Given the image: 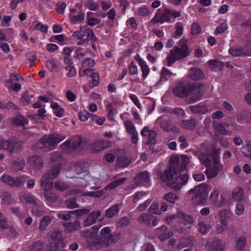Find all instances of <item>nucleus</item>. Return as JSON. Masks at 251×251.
I'll return each mask as SVG.
<instances>
[{
    "label": "nucleus",
    "instance_id": "obj_1",
    "mask_svg": "<svg viewBox=\"0 0 251 251\" xmlns=\"http://www.w3.org/2000/svg\"><path fill=\"white\" fill-rule=\"evenodd\" d=\"M160 178L168 186L177 190L187 183L188 176L186 174H180L176 168L171 166L163 172L160 176Z\"/></svg>",
    "mask_w": 251,
    "mask_h": 251
},
{
    "label": "nucleus",
    "instance_id": "obj_2",
    "mask_svg": "<svg viewBox=\"0 0 251 251\" xmlns=\"http://www.w3.org/2000/svg\"><path fill=\"white\" fill-rule=\"evenodd\" d=\"M190 54V51L187 46V40L181 38L177 43V46L173 47L166 58L167 65L169 67L176 61L187 57Z\"/></svg>",
    "mask_w": 251,
    "mask_h": 251
},
{
    "label": "nucleus",
    "instance_id": "obj_3",
    "mask_svg": "<svg viewBox=\"0 0 251 251\" xmlns=\"http://www.w3.org/2000/svg\"><path fill=\"white\" fill-rule=\"evenodd\" d=\"M203 87L202 84L200 83L194 86L190 90H188L184 84L179 83L176 84L174 92L176 96L180 98L193 95L191 98L190 102H195L202 96Z\"/></svg>",
    "mask_w": 251,
    "mask_h": 251
},
{
    "label": "nucleus",
    "instance_id": "obj_4",
    "mask_svg": "<svg viewBox=\"0 0 251 251\" xmlns=\"http://www.w3.org/2000/svg\"><path fill=\"white\" fill-rule=\"evenodd\" d=\"M66 136L59 133H53L51 134H46L39 140V143L42 147L47 150H53L58 143L65 139Z\"/></svg>",
    "mask_w": 251,
    "mask_h": 251
},
{
    "label": "nucleus",
    "instance_id": "obj_5",
    "mask_svg": "<svg viewBox=\"0 0 251 251\" xmlns=\"http://www.w3.org/2000/svg\"><path fill=\"white\" fill-rule=\"evenodd\" d=\"M191 200L197 205H204L206 203L208 193L204 185H200L189 191Z\"/></svg>",
    "mask_w": 251,
    "mask_h": 251
},
{
    "label": "nucleus",
    "instance_id": "obj_6",
    "mask_svg": "<svg viewBox=\"0 0 251 251\" xmlns=\"http://www.w3.org/2000/svg\"><path fill=\"white\" fill-rule=\"evenodd\" d=\"M115 178L116 179L108 184L105 187L104 189L97 190L96 191L83 192L81 193V195L84 196L100 198L104 194L105 190L114 189L117 187L121 185L126 180V178L125 177L116 178V176Z\"/></svg>",
    "mask_w": 251,
    "mask_h": 251
},
{
    "label": "nucleus",
    "instance_id": "obj_7",
    "mask_svg": "<svg viewBox=\"0 0 251 251\" xmlns=\"http://www.w3.org/2000/svg\"><path fill=\"white\" fill-rule=\"evenodd\" d=\"M62 165L61 163L55 164L50 170L45 174L41 179V186H49L50 188H52L53 183L50 180L57 177L59 175Z\"/></svg>",
    "mask_w": 251,
    "mask_h": 251
},
{
    "label": "nucleus",
    "instance_id": "obj_8",
    "mask_svg": "<svg viewBox=\"0 0 251 251\" xmlns=\"http://www.w3.org/2000/svg\"><path fill=\"white\" fill-rule=\"evenodd\" d=\"M23 146V142L16 138L0 141V150H4L12 154L15 151L20 150Z\"/></svg>",
    "mask_w": 251,
    "mask_h": 251
},
{
    "label": "nucleus",
    "instance_id": "obj_9",
    "mask_svg": "<svg viewBox=\"0 0 251 251\" xmlns=\"http://www.w3.org/2000/svg\"><path fill=\"white\" fill-rule=\"evenodd\" d=\"M49 236L52 240L54 241V245L50 243L48 245V250L49 251H58L60 248H63L66 246L64 242V238L62 233L59 231H54L49 234Z\"/></svg>",
    "mask_w": 251,
    "mask_h": 251
},
{
    "label": "nucleus",
    "instance_id": "obj_10",
    "mask_svg": "<svg viewBox=\"0 0 251 251\" xmlns=\"http://www.w3.org/2000/svg\"><path fill=\"white\" fill-rule=\"evenodd\" d=\"M27 176H23L14 178L11 176L4 174L0 177L1 182L13 187H20L24 184Z\"/></svg>",
    "mask_w": 251,
    "mask_h": 251
},
{
    "label": "nucleus",
    "instance_id": "obj_11",
    "mask_svg": "<svg viewBox=\"0 0 251 251\" xmlns=\"http://www.w3.org/2000/svg\"><path fill=\"white\" fill-rule=\"evenodd\" d=\"M206 169L205 173L209 178L216 177L222 168V165L220 163V160L217 158H213L211 162L205 165Z\"/></svg>",
    "mask_w": 251,
    "mask_h": 251
},
{
    "label": "nucleus",
    "instance_id": "obj_12",
    "mask_svg": "<svg viewBox=\"0 0 251 251\" xmlns=\"http://www.w3.org/2000/svg\"><path fill=\"white\" fill-rule=\"evenodd\" d=\"M169 9L165 8L162 12L161 9H158L156 11V14L151 20V22L154 24L160 23L163 24L165 22L170 23L171 22L170 18L168 14Z\"/></svg>",
    "mask_w": 251,
    "mask_h": 251
},
{
    "label": "nucleus",
    "instance_id": "obj_13",
    "mask_svg": "<svg viewBox=\"0 0 251 251\" xmlns=\"http://www.w3.org/2000/svg\"><path fill=\"white\" fill-rule=\"evenodd\" d=\"M111 146V143L110 141L101 139L91 144L90 149L93 152H98L110 148Z\"/></svg>",
    "mask_w": 251,
    "mask_h": 251
},
{
    "label": "nucleus",
    "instance_id": "obj_14",
    "mask_svg": "<svg viewBox=\"0 0 251 251\" xmlns=\"http://www.w3.org/2000/svg\"><path fill=\"white\" fill-rule=\"evenodd\" d=\"M20 200L22 202H27L29 204L38 205L41 207L43 205V203L38 200L32 194L27 192H22L19 195Z\"/></svg>",
    "mask_w": 251,
    "mask_h": 251
},
{
    "label": "nucleus",
    "instance_id": "obj_15",
    "mask_svg": "<svg viewBox=\"0 0 251 251\" xmlns=\"http://www.w3.org/2000/svg\"><path fill=\"white\" fill-rule=\"evenodd\" d=\"M211 150L206 149L204 145L201 146L199 151L196 152V155L200 161L204 165L211 162Z\"/></svg>",
    "mask_w": 251,
    "mask_h": 251
},
{
    "label": "nucleus",
    "instance_id": "obj_16",
    "mask_svg": "<svg viewBox=\"0 0 251 251\" xmlns=\"http://www.w3.org/2000/svg\"><path fill=\"white\" fill-rule=\"evenodd\" d=\"M85 166L86 165L84 164H77L73 166L70 171L72 174H74L77 176L79 175V176H73L72 177L73 179H77V181L80 183V184H81L80 177H81L82 178H83V175H85L88 173L87 168Z\"/></svg>",
    "mask_w": 251,
    "mask_h": 251
},
{
    "label": "nucleus",
    "instance_id": "obj_17",
    "mask_svg": "<svg viewBox=\"0 0 251 251\" xmlns=\"http://www.w3.org/2000/svg\"><path fill=\"white\" fill-rule=\"evenodd\" d=\"M124 125L126 132L131 136L132 143L136 144L138 141V134L134 125L130 120H126L124 122Z\"/></svg>",
    "mask_w": 251,
    "mask_h": 251
},
{
    "label": "nucleus",
    "instance_id": "obj_18",
    "mask_svg": "<svg viewBox=\"0 0 251 251\" xmlns=\"http://www.w3.org/2000/svg\"><path fill=\"white\" fill-rule=\"evenodd\" d=\"M116 155H117V164L121 168L127 167L131 162V157L125 154L123 150H118Z\"/></svg>",
    "mask_w": 251,
    "mask_h": 251
},
{
    "label": "nucleus",
    "instance_id": "obj_19",
    "mask_svg": "<svg viewBox=\"0 0 251 251\" xmlns=\"http://www.w3.org/2000/svg\"><path fill=\"white\" fill-rule=\"evenodd\" d=\"M150 174L145 171L138 174L135 178L137 185L148 186L150 183Z\"/></svg>",
    "mask_w": 251,
    "mask_h": 251
},
{
    "label": "nucleus",
    "instance_id": "obj_20",
    "mask_svg": "<svg viewBox=\"0 0 251 251\" xmlns=\"http://www.w3.org/2000/svg\"><path fill=\"white\" fill-rule=\"evenodd\" d=\"M156 233L158 238L162 241L169 239L173 235V231L169 230L165 226H161L156 229Z\"/></svg>",
    "mask_w": 251,
    "mask_h": 251
},
{
    "label": "nucleus",
    "instance_id": "obj_21",
    "mask_svg": "<svg viewBox=\"0 0 251 251\" xmlns=\"http://www.w3.org/2000/svg\"><path fill=\"white\" fill-rule=\"evenodd\" d=\"M229 52L234 56L248 55L251 53V50L248 46L245 47H234L229 50Z\"/></svg>",
    "mask_w": 251,
    "mask_h": 251
},
{
    "label": "nucleus",
    "instance_id": "obj_22",
    "mask_svg": "<svg viewBox=\"0 0 251 251\" xmlns=\"http://www.w3.org/2000/svg\"><path fill=\"white\" fill-rule=\"evenodd\" d=\"M101 212L98 210L92 212L85 219L83 222L84 226H89L95 224L97 219L100 216Z\"/></svg>",
    "mask_w": 251,
    "mask_h": 251
},
{
    "label": "nucleus",
    "instance_id": "obj_23",
    "mask_svg": "<svg viewBox=\"0 0 251 251\" xmlns=\"http://www.w3.org/2000/svg\"><path fill=\"white\" fill-rule=\"evenodd\" d=\"M28 163L35 170L42 169L43 166L42 159L36 155L29 157L28 159Z\"/></svg>",
    "mask_w": 251,
    "mask_h": 251
},
{
    "label": "nucleus",
    "instance_id": "obj_24",
    "mask_svg": "<svg viewBox=\"0 0 251 251\" xmlns=\"http://www.w3.org/2000/svg\"><path fill=\"white\" fill-rule=\"evenodd\" d=\"M214 128L216 129V135L218 137V133L223 135H230L231 134V131L228 128V125L225 123H215Z\"/></svg>",
    "mask_w": 251,
    "mask_h": 251
},
{
    "label": "nucleus",
    "instance_id": "obj_25",
    "mask_svg": "<svg viewBox=\"0 0 251 251\" xmlns=\"http://www.w3.org/2000/svg\"><path fill=\"white\" fill-rule=\"evenodd\" d=\"M73 150H84L87 145L85 141L78 136L74 137L72 139Z\"/></svg>",
    "mask_w": 251,
    "mask_h": 251
},
{
    "label": "nucleus",
    "instance_id": "obj_26",
    "mask_svg": "<svg viewBox=\"0 0 251 251\" xmlns=\"http://www.w3.org/2000/svg\"><path fill=\"white\" fill-rule=\"evenodd\" d=\"M44 191V196L47 202H53L56 201L57 197L50 191L52 188H50L49 186H41Z\"/></svg>",
    "mask_w": 251,
    "mask_h": 251
},
{
    "label": "nucleus",
    "instance_id": "obj_27",
    "mask_svg": "<svg viewBox=\"0 0 251 251\" xmlns=\"http://www.w3.org/2000/svg\"><path fill=\"white\" fill-rule=\"evenodd\" d=\"M89 212V210L88 209H79L75 211H73L71 213H60L58 214V217L65 221H68L71 219V214L74 213H76L78 215H81L83 214L88 213Z\"/></svg>",
    "mask_w": 251,
    "mask_h": 251
},
{
    "label": "nucleus",
    "instance_id": "obj_28",
    "mask_svg": "<svg viewBox=\"0 0 251 251\" xmlns=\"http://www.w3.org/2000/svg\"><path fill=\"white\" fill-rule=\"evenodd\" d=\"M232 198L240 202H242L245 201L244 192L243 189L240 187H237L235 188L232 193Z\"/></svg>",
    "mask_w": 251,
    "mask_h": 251
},
{
    "label": "nucleus",
    "instance_id": "obj_29",
    "mask_svg": "<svg viewBox=\"0 0 251 251\" xmlns=\"http://www.w3.org/2000/svg\"><path fill=\"white\" fill-rule=\"evenodd\" d=\"M177 221L185 225L192 224L194 222L193 217L188 215H186L181 211H177Z\"/></svg>",
    "mask_w": 251,
    "mask_h": 251
},
{
    "label": "nucleus",
    "instance_id": "obj_30",
    "mask_svg": "<svg viewBox=\"0 0 251 251\" xmlns=\"http://www.w3.org/2000/svg\"><path fill=\"white\" fill-rule=\"evenodd\" d=\"M188 76L192 80H201L204 77L202 71L198 68L191 69L188 74Z\"/></svg>",
    "mask_w": 251,
    "mask_h": 251
},
{
    "label": "nucleus",
    "instance_id": "obj_31",
    "mask_svg": "<svg viewBox=\"0 0 251 251\" xmlns=\"http://www.w3.org/2000/svg\"><path fill=\"white\" fill-rule=\"evenodd\" d=\"M211 226L207 223V222L202 219H199L198 229L199 231L203 234H206L209 231Z\"/></svg>",
    "mask_w": 251,
    "mask_h": 251
},
{
    "label": "nucleus",
    "instance_id": "obj_32",
    "mask_svg": "<svg viewBox=\"0 0 251 251\" xmlns=\"http://www.w3.org/2000/svg\"><path fill=\"white\" fill-rule=\"evenodd\" d=\"M235 249L237 251H244L246 246L247 239L244 236H240L235 239Z\"/></svg>",
    "mask_w": 251,
    "mask_h": 251
},
{
    "label": "nucleus",
    "instance_id": "obj_33",
    "mask_svg": "<svg viewBox=\"0 0 251 251\" xmlns=\"http://www.w3.org/2000/svg\"><path fill=\"white\" fill-rule=\"evenodd\" d=\"M83 178H81V185H84L86 183L88 184H97L99 182V179L98 178L92 177L88 173L83 175Z\"/></svg>",
    "mask_w": 251,
    "mask_h": 251
},
{
    "label": "nucleus",
    "instance_id": "obj_34",
    "mask_svg": "<svg viewBox=\"0 0 251 251\" xmlns=\"http://www.w3.org/2000/svg\"><path fill=\"white\" fill-rule=\"evenodd\" d=\"M189 108L192 112L194 113L205 114L208 111V108L202 104H198L193 106H190Z\"/></svg>",
    "mask_w": 251,
    "mask_h": 251
},
{
    "label": "nucleus",
    "instance_id": "obj_35",
    "mask_svg": "<svg viewBox=\"0 0 251 251\" xmlns=\"http://www.w3.org/2000/svg\"><path fill=\"white\" fill-rule=\"evenodd\" d=\"M211 249L214 251H225L224 246L222 243V241L218 238H214L211 242Z\"/></svg>",
    "mask_w": 251,
    "mask_h": 251
},
{
    "label": "nucleus",
    "instance_id": "obj_36",
    "mask_svg": "<svg viewBox=\"0 0 251 251\" xmlns=\"http://www.w3.org/2000/svg\"><path fill=\"white\" fill-rule=\"evenodd\" d=\"M139 65L141 67V71L142 72V76L144 78L147 77L150 73V70L149 66L147 65L146 62L142 58H139L137 59Z\"/></svg>",
    "mask_w": 251,
    "mask_h": 251
},
{
    "label": "nucleus",
    "instance_id": "obj_37",
    "mask_svg": "<svg viewBox=\"0 0 251 251\" xmlns=\"http://www.w3.org/2000/svg\"><path fill=\"white\" fill-rule=\"evenodd\" d=\"M20 80H23L22 76L17 73H13L10 75L9 78L4 81V85L8 87V84L12 83H15Z\"/></svg>",
    "mask_w": 251,
    "mask_h": 251
},
{
    "label": "nucleus",
    "instance_id": "obj_38",
    "mask_svg": "<svg viewBox=\"0 0 251 251\" xmlns=\"http://www.w3.org/2000/svg\"><path fill=\"white\" fill-rule=\"evenodd\" d=\"M119 210L120 205L118 204H116L106 210L105 215L107 218H112L117 215Z\"/></svg>",
    "mask_w": 251,
    "mask_h": 251
},
{
    "label": "nucleus",
    "instance_id": "obj_39",
    "mask_svg": "<svg viewBox=\"0 0 251 251\" xmlns=\"http://www.w3.org/2000/svg\"><path fill=\"white\" fill-rule=\"evenodd\" d=\"M179 250L185 247H192L194 246V240L192 238H181L178 241Z\"/></svg>",
    "mask_w": 251,
    "mask_h": 251
},
{
    "label": "nucleus",
    "instance_id": "obj_40",
    "mask_svg": "<svg viewBox=\"0 0 251 251\" xmlns=\"http://www.w3.org/2000/svg\"><path fill=\"white\" fill-rule=\"evenodd\" d=\"M152 216L149 213H144L139 216L138 221L146 225H149L152 220Z\"/></svg>",
    "mask_w": 251,
    "mask_h": 251
},
{
    "label": "nucleus",
    "instance_id": "obj_41",
    "mask_svg": "<svg viewBox=\"0 0 251 251\" xmlns=\"http://www.w3.org/2000/svg\"><path fill=\"white\" fill-rule=\"evenodd\" d=\"M220 190L219 189L213 190L210 194V200L212 203L215 206H219L221 204L218 201Z\"/></svg>",
    "mask_w": 251,
    "mask_h": 251
},
{
    "label": "nucleus",
    "instance_id": "obj_42",
    "mask_svg": "<svg viewBox=\"0 0 251 251\" xmlns=\"http://www.w3.org/2000/svg\"><path fill=\"white\" fill-rule=\"evenodd\" d=\"M231 216L230 212L227 210H223L219 212V222L227 224V221Z\"/></svg>",
    "mask_w": 251,
    "mask_h": 251
},
{
    "label": "nucleus",
    "instance_id": "obj_43",
    "mask_svg": "<svg viewBox=\"0 0 251 251\" xmlns=\"http://www.w3.org/2000/svg\"><path fill=\"white\" fill-rule=\"evenodd\" d=\"M52 220L51 218L48 216H44L41 220L40 225L39 229L41 230H44L47 229V227L50 224Z\"/></svg>",
    "mask_w": 251,
    "mask_h": 251
},
{
    "label": "nucleus",
    "instance_id": "obj_44",
    "mask_svg": "<svg viewBox=\"0 0 251 251\" xmlns=\"http://www.w3.org/2000/svg\"><path fill=\"white\" fill-rule=\"evenodd\" d=\"M66 229L70 231L73 232L78 230L81 226L80 221L75 220L73 223H69L66 225Z\"/></svg>",
    "mask_w": 251,
    "mask_h": 251
},
{
    "label": "nucleus",
    "instance_id": "obj_45",
    "mask_svg": "<svg viewBox=\"0 0 251 251\" xmlns=\"http://www.w3.org/2000/svg\"><path fill=\"white\" fill-rule=\"evenodd\" d=\"M208 62L210 68L214 71L221 70L224 66L222 62L217 60H209Z\"/></svg>",
    "mask_w": 251,
    "mask_h": 251
},
{
    "label": "nucleus",
    "instance_id": "obj_46",
    "mask_svg": "<svg viewBox=\"0 0 251 251\" xmlns=\"http://www.w3.org/2000/svg\"><path fill=\"white\" fill-rule=\"evenodd\" d=\"M241 151L245 156L251 158V142H248L243 146Z\"/></svg>",
    "mask_w": 251,
    "mask_h": 251
},
{
    "label": "nucleus",
    "instance_id": "obj_47",
    "mask_svg": "<svg viewBox=\"0 0 251 251\" xmlns=\"http://www.w3.org/2000/svg\"><path fill=\"white\" fill-rule=\"evenodd\" d=\"M196 122L194 119L184 120L181 122V126L186 129H192L195 126Z\"/></svg>",
    "mask_w": 251,
    "mask_h": 251
},
{
    "label": "nucleus",
    "instance_id": "obj_48",
    "mask_svg": "<svg viewBox=\"0 0 251 251\" xmlns=\"http://www.w3.org/2000/svg\"><path fill=\"white\" fill-rule=\"evenodd\" d=\"M80 29L81 31H85V35H87L89 40H95L96 39L93 30L88 28L87 26H81Z\"/></svg>",
    "mask_w": 251,
    "mask_h": 251
},
{
    "label": "nucleus",
    "instance_id": "obj_49",
    "mask_svg": "<svg viewBox=\"0 0 251 251\" xmlns=\"http://www.w3.org/2000/svg\"><path fill=\"white\" fill-rule=\"evenodd\" d=\"M78 116L80 120L82 122L86 121L88 118L90 117H92L94 120L96 118H97L96 115L90 114L87 111H80L78 113Z\"/></svg>",
    "mask_w": 251,
    "mask_h": 251
},
{
    "label": "nucleus",
    "instance_id": "obj_50",
    "mask_svg": "<svg viewBox=\"0 0 251 251\" xmlns=\"http://www.w3.org/2000/svg\"><path fill=\"white\" fill-rule=\"evenodd\" d=\"M84 19L85 14L81 12L76 15H73L70 18V20L72 23L76 24L78 22L83 21Z\"/></svg>",
    "mask_w": 251,
    "mask_h": 251
},
{
    "label": "nucleus",
    "instance_id": "obj_51",
    "mask_svg": "<svg viewBox=\"0 0 251 251\" xmlns=\"http://www.w3.org/2000/svg\"><path fill=\"white\" fill-rule=\"evenodd\" d=\"M164 199L171 203H174L176 201L177 199V196L175 194L169 192L165 194L163 196Z\"/></svg>",
    "mask_w": 251,
    "mask_h": 251
},
{
    "label": "nucleus",
    "instance_id": "obj_52",
    "mask_svg": "<svg viewBox=\"0 0 251 251\" xmlns=\"http://www.w3.org/2000/svg\"><path fill=\"white\" fill-rule=\"evenodd\" d=\"M28 251H45L44 244L41 242H35Z\"/></svg>",
    "mask_w": 251,
    "mask_h": 251
},
{
    "label": "nucleus",
    "instance_id": "obj_53",
    "mask_svg": "<svg viewBox=\"0 0 251 251\" xmlns=\"http://www.w3.org/2000/svg\"><path fill=\"white\" fill-rule=\"evenodd\" d=\"M228 228V224L221 222L217 223L216 226V232L218 234H223Z\"/></svg>",
    "mask_w": 251,
    "mask_h": 251
},
{
    "label": "nucleus",
    "instance_id": "obj_54",
    "mask_svg": "<svg viewBox=\"0 0 251 251\" xmlns=\"http://www.w3.org/2000/svg\"><path fill=\"white\" fill-rule=\"evenodd\" d=\"M237 121L240 124H245L249 122L248 112L240 113L237 117Z\"/></svg>",
    "mask_w": 251,
    "mask_h": 251
},
{
    "label": "nucleus",
    "instance_id": "obj_55",
    "mask_svg": "<svg viewBox=\"0 0 251 251\" xmlns=\"http://www.w3.org/2000/svg\"><path fill=\"white\" fill-rule=\"evenodd\" d=\"M46 67L51 71H56L57 65L53 59H50L47 61L46 64Z\"/></svg>",
    "mask_w": 251,
    "mask_h": 251
},
{
    "label": "nucleus",
    "instance_id": "obj_56",
    "mask_svg": "<svg viewBox=\"0 0 251 251\" xmlns=\"http://www.w3.org/2000/svg\"><path fill=\"white\" fill-rule=\"evenodd\" d=\"M95 64L94 60L91 58H87L82 62V65L84 68H91Z\"/></svg>",
    "mask_w": 251,
    "mask_h": 251
},
{
    "label": "nucleus",
    "instance_id": "obj_57",
    "mask_svg": "<svg viewBox=\"0 0 251 251\" xmlns=\"http://www.w3.org/2000/svg\"><path fill=\"white\" fill-rule=\"evenodd\" d=\"M14 123L18 126H23L27 124V120L22 116H18L14 119Z\"/></svg>",
    "mask_w": 251,
    "mask_h": 251
},
{
    "label": "nucleus",
    "instance_id": "obj_58",
    "mask_svg": "<svg viewBox=\"0 0 251 251\" xmlns=\"http://www.w3.org/2000/svg\"><path fill=\"white\" fill-rule=\"evenodd\" d=\"M34 29L40 30L42 32L47 33L48 29V26L46 25L43 24L42 23H38L35 25Z\"/></svg>",
    "mask_w": 251,
    "mask_h": 251
},
{
    "label": "nucleus",
    "instance_id": "obj_59",
    "mask_svg": "<svg viewBox=\"0 0 251 251\" xmlns=\"http://www.w3.org/2000/svg\"><path fill=\"white\" fill-rule=\"evenodd\" d=\"M175 36L176 37L180 36L183 33V26L182 24L180 22L176 23L175 25Z\"/></svg>",
    "mask_w": 251,
    "mask_h": 251
},
{
    "label": "nucleus",
    "instance_id": "obj_60",
    "mask_svg": "<svg viewBox=\"0 0 251 251\" xmlns=\"http://www.w3.org/2000/svg\"><path fill=\"white\" fill-rule=\"evenodd\" d=\"M86 6L90 10L95 11L99 7V4L92 0H89L86 3Z\"/></svg>",
    "mask_w": 251,
    "mask_h": 251
},
{
    "label": "nucleus",
    "instance_id": "obj_61",
    "mask_svg": "<svg viewBox=\"0 0 251 251\" xmlns=\"http://www.w3.org/2000/svg\"><path fill=\"white\" fill-rule=\"evenodd\" d=\"M54 186L57 190L62 191L68 189L69 185L61 181H56Z\"/></svg>",
    "mask_w": 251,
    "mask_h": 251
},
{
    "label": "nucleus",
    "instance_id": "obj_62",
    "mask_svg": "<svg viewBox=\"0 0 251 251\" xmlns=\"http://www.w3.org/2000/svg\"><path fill=\"white\" fill-rule=\"evenodd\" d=\"M25 165V161L19 159L14 162V169L15 171H20L24 168Z\"/></svg>",
    "mask_w": 251,
    "mask_h": 251
},
{
    "label": "nucleus",
    "instance_id": "obj_63",
    "mask_svg": "<svg viewBox=\"0 0 251 251\" xmlns=\"http://www.w3.org/2000/svg\"><path fill=\"white\" fill-rule=\"evenodd\" d=\"M180 158L182 163L180 169L181 170H184L186 169L187 165L189 163L190 158L186 155H182L180 157Z\"/></svg>",
    "mask_w": 251,
    "mask_h": 251
},
{
    "label": "nucleus",
    "instance_id": "obj_64",
    "mask_svg": "<svg viewBox=\"0 0 251 251\" xmlns=\"http://www.w3.org/2000/svg\"><path fill=\"white\" fill-rule=\"evenodd\" d=\"M72 139L67 140L61 145V147L64 151H71L73 150L72 149Z\"/></svg>",
    "mask_w": 251,
    "mask_h": 251
}]
</instances>
